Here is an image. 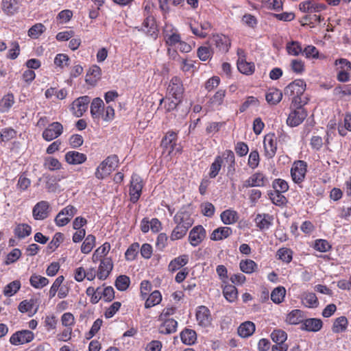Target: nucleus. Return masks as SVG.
I'll use <instances>...</instances> for the list:
<instances>
[{
	"instance_id": "bf43d9fd",
	"label": "nucleus",
	"mask_w": 351,
	"mask_h": 351,
	"mask_svg": "<svg viewBox=\"0 0 351 351\" xmlns=\"http://www.w3.org/2000/svg\"><path fill=\"white\" fill-rule=\"evenodd\" d=\"M277 256L283 262L289 263L292 260V251L288 248H280L277 252Z\"/></svg>"
},
{
	"instance_id": "a878e982",
	"label": "nucleus",
	"mask_w": 351,
	"mask_h": 351,
	"mask_svg": "<svg viewBox=\"0 0 351 351\" xmlns=\"http://www.w3.org/2000/svg\"><path fill=\"white\" fill-rule=\"evenodd\" d=\"M254 220L258 228L261 230H266L271 226L273 217L269 214H258Z\"/></svg>"
},
{
	"instance_id": "864d4df0",
	"label": "nucleus",
	"mask_w": 351,
	"mask_h": 351,
	"mask_svg": "<svg viewBox=\"0 0 351 351\" xmlns=\"http://www.w3.org/2000/svg\"><path fill=\"white\" fill-rule=\"evenodd\" d=\"M46 28L42 23H36L28 30V36L32 38H38Z\"/></svg>"
},
{
	"instance_id": "774afa93",
	"label": "nucleus",
	"mask_w": 351,
	"mask_h": 351,
	"mask_svg": "<svg viewBox=\"0 0 351 351\" xmlns=\"http://www.w3.org/2000/svg\"><path fill=\"white\" fill-rule=\"evenodd\" d=\"M334 94L337 96L343 97L346 95H351V84L343 86H338L334 89Z\"/></svg>"
},
{
	"instance_id": "c85d7f7f",
	"label": "nucleus",
	"mask_w": 351,
	"mask_h": 351,
	"mask_svg": "<svg viewBox=\"0 0 351 351\" xmlns=\"http://www.w3.org/2000/svg\"><path fill=\"white\" fill-rule=\"evenodd\" d=\"M188 262L189 256L187 254H182L171 261L168 265V269L172 272L176 271L186 265Z\"/></svg>"
},
{
	"instance_id": "13d9d810",
	"label": "nucleus",
	"mask_w": 351,
	"mask_h": 351,
	"mask_svg": "<svg viewBox=\"0 0 351 351\" xmlns=\"http://www.w3.org/2000/svg\"><path fill=\"white\" fill-rule=\"evenodd\" d=\"M130 282V278L125 275H122L117 278L115 286L118 290L125 291L129 287Z\"/></svg>"
},
{
	"instance_id": "9d476101",
	"label": "nucleus",
	"mask_w": 351,
	"mask_h": 351,
	"mask_svg": "<svg viewBox=\"0 0 351 351\" xmlns=\"http://www.w3.org/2000/svg\"><path fill=\"white\" fill-rule=\"evenodd\" d=\"M206 237V230L202 226L198 225L193 227L189 232V242L192 246L197 247L205 239Z\"/></svg>"
},
{
	"instance_id": "7ed1b4c3",
	"label": "nucleus",
	"mask_w": 351,
	"mask_h": 351,
	"mask_svg": "<svg viewBox=\"0 0 351 351\" xmlns=\"http://www.w3.org/2000/svg\"><path fill=\"white\" fill-rule=\"evenodd\" d=\"M119 158L116 155L107 157L96 169L95 175L99 180L107 177L117 167Z\"/></svg>"
},
{
	"instance_id": "2f4dec72",
	"label": "nucleus",
	"mask_w": 351,
	"mask_h": 351,
	"mask_svg": "<svg viewBox=\"0 0 351 351\" xmlns=\"http://www.w3.org/2000/svg\"><path fill=\"white\" fill-rule=\"evenodd\" d=\"M348 326V320L345 316H341L334 320L332 331L334 333H341L346 331Z\"/></svg>"
},
{
	"instance_id": "1a4fd4ad",
	"label": "nucleus",
	"mask_w": 351,
	"mask_h": 351,
	"mask_svg": "<svg viewBox=\"0 0 351 351\" xmlns=\"http://www.w3.org/2000/svg\"><path fill=\"white\" fill-rule=\"evenodd\" d=\"M264 155L268 158L274 157L277 150V139L274 134H267L263 139Z\"/></svg>"
},
{
	"instance_id": "79ce46f5",
	"label": "nucleus",
	"mask_w": 351,
	"mask_h": 351,
	"mask_svg": "<svg viewBox=\"0 0 351 351\" xmlns=\"http://www.w3.org/2000/svg\"><path fill=\"white\" fill-rule=\"evenodd\" d=\"M285 294V288L283 287H278L271 291V300L276 304H280L283 301Z\"/></svg>"
},
{
	"instance_id": "4468645a",
	"label": "nucleus",
	"mask_w": 351,
	"mask_h": 351,
	"mask_svg": "<svg viewBox=\"0 0 351 351\" xmlns=\"http://www.w3.org/2000/svg\"><path fill=\"white\" fill-rule=\"evenodd\" d=\"M34 338V333L29 330H23L14 333L10 339L12 345H21L32 341Z\"/></svg>"
},
{
	"instance_id": "ddd939ff",
	"label": "nucleus",
	"mask_w": 351,
	"mask_h": 351,
	"mask_svg": "<svg viewBox=\"0 0 351 351\" xmlns=\"http://www.w3.org/2000/svg\"><path fill=\"white\" fill-rule=\"evenodd\" d=\"M138 31H142L147 35L150 36L154 38L158 35V27L156 23L154 18L152 15H148L143 21L142 25L140 27H136Z\"/></svg>"
},
{
	"instance_id": "c9c22d12",
	"label": "nucleus",
	"mask_w": 351,
	"mask_h": 351,
	"mask_svg": "<svg viewBox=\"0 0 351 351\" xmlns=\"http://www.w3.org/2000/svg\"><path fill=\"white\" fill-rule=\"evenodd\" d=\"M239 71L245 75H250L254 71V65L252 62H246L243 58L239 57L237 60Z\"/></svg>"
},
{
	"instance_id": "39448f33",
	"label": "nucleus",
	"mask_w": 351,
	"mask_h": 351,
	"mask_svg": "<svg viewBox=\"0 0 351 351\" xmlns=\"http://www.w3.org/2000/svg\"><path fill=\"white\" fill-rule=\"evenodd\" d=\"M306 162L303 160L295 161L291 168V176L293 181L296 184L302 183L307 171Z\"/></svg>"
},
{
	"instance_id": "2eb2a0df",
	"label": "nucleus",
	"mask_w": 351,
	"mask_h": 351,
	"mask_svg": "<svg viewBox=\"0 0 351 351\" xmlns=\"http://www.w3.org/2000/svg\"><path fill=\"white\" fill-rule=\"evenodd\" d=\"M267 182V178L263 173L256 172L243 182V188L263 187L266 186Z\"/></svg>"
},
{
	"instance_id": "5fc2aeb1",
	"label": "nucleus",
	"mask_w": 351,
	"mask_h": 351,
	"mask_svg": "<svg viewBox=\"0 0 351 351\" xmlns=\"http://www.w3.org/2000/svg\"><path fill=\"white\" fill-rule=\"evenodd\" d=\"M140 245L138 243H132L125 253V258L128 261H134L138 255Z\"/></svg>"
},
{
	"instance_id": "a211bd4d",
	"label": "nucleus",
	"mask_w": 351,
	"mask_h": 351,
	"mask_svg": "<svg viewBox=\"0 0 351 351\" xmlns=\"http://www.w3.org/2000/svg\"><path fill=\"white\" fill-rule=\"evenodd\" d=\"M113 269V263L110 258H104L101 260L97 272V278L101 280H106Z\"/></svg>"
},
{
	"instance_id": "3c124183",
	"label": "nucleus",
	"mask_w": 351,
	"mask_h": 351,
	"mask_svg": "<svg viewBox=\"0 0 351 351\" xmlns=\"http://www.w3.org/2000/svg\"><path fill=\"white\" fill-rule=\"evenodd\" d=\"M222 162L223 159L221 158V157L217 156L215 158L214 162L211 164L210 167L209 176L211 178H214L218 175L221 168Z\"/></svg>"
},
{
	"instance_id": "8fccbe9b",
	"label": "nucleus",
	"mask_w": 351,
	"mask_h": 351,
	"mask_svg": "<svg viewBox=\"0 0 351 351\" xmlns=\"http://www.w3.org/2000/svg\"><path fill=\"white\" fill-rule=\"evenodd\" d=\"M221 221L225 224H232L237 221V214L234 210H226L221 214Z\"/></svg>"
},
{
	"instance_id": "72a5a7b5",
	"label": "nucleus",
	"mask_w": 351,
	"mask_h": 351,
	"mask_svg": "<svg viewBox=\"0 0 351 351\" xmlns=\"http://www.w3.org/2000/svg\"><path fill=\"white\" fill-rule=\"evenodd\" d=\"M182 342L185 345H193L197 340V335L195 330L185 328L180 332Z\"/></svg>"
},
{
	"instance_id": "4be33fe9",
	"label": "nucleus",
	"mask_w": 351,
	"mask_h": 351,
	"mask_svg": "<svg viewBox=\"0 0 351 351\" xmlns=\"http://www.w3.org/2000/svg\"><path fill=\"white\" fill-rule=\"evenodd\" d=\"M196 319L200 326L204 327L209 326L211 322L209 309L204 306H199L196 312Z\"/></svg>"
},
{
	"instance_id": "0e129e2a",
	"label": "nucleus",
	"mask_w": 351,
	"mask_h": 351,
	"mask_svg": "<svg viewBox=\"0 0 351 351\" xmlns=\"http://www.w3.org/2000/svg\"><path fill=\"white\" fill-rule=\"evenodd\" d=\"M260 162L259 154L258 151L254 150L252 151L249 155L248 158V165L252 169L256 168Z\"/></svg>"
},
{
	"instance_id": "bb28decb",
	"label": "nucleus",
	"mask_w": 351,
	"mask_h": 351,
	"mask_svg": "<svg viewBox=\"0 0 351 351\" xmlns=\"http://www.w3.org/2000/svg\"><path fill=\"white\" fill-rule=\"evenodd\" d=\"M305 315L304 312L299 309L291 311L287 316L286 322L289 324L296 325L298 324H302L304 321Z\"/></svg>"
},
{
	"instance_id": "ea45409f",
	"label": "nucleus",
	"mask_w": 351,
	"mask_h": 351,
	"mask_svg": "<svg viewBox=\"0 0 351 351\" xmlns=\"http://www.w3.org/2000/svg\"><path fill=\"white\" fill-rule=\"evenodd\" d=\"M303 304L308 308H315L318 306L319 302L314 293H306L302 298Z\"/></svg>"
},
{
	"instance_id": "5701e85b",
	"label": "nucleus",
	"mask_w": 351,
	"mask_h": 351,
	"mask_svg": "<svg viewBox=\"0 0 351 351\" xmlns=\"http://www.w3.org/2000/svg\"><path fill=\"white\" fill-rule=\"evenodd\" d=\"M177 134L173 131L168 132L162 138L161 145L163 148L168 150L169 154H171L175 150L176 146Z\"/></svg>"
},
{
	"instance_id": "49530a36",
	"label": "nucleus",
	"mask_w": 351,
	"mask_h": 351,
	"mask_svg": "<svg viewBox=\"0 0 351 351\" xmlns=\"http://www.w3.org/2000/svg\"><path fill=\"white\" fill-rule=\"evenodd\" d=\"M223 293L225 298L230 302H234L237 298V289L232 285H226Z\"/></svg>"
},
{
	"instance_id": "412c9836",
	"label": "nucleus",
	"mask_w": 351,
	"mask_h": 351,
	"mask_svg": "<svg viewBox=\"0 0 351 351\" xmlns=\"http://www.w3.org/2000/svg\"><path fill=\"white\" fill-rule=\"evenodd\" d=\"M322 326L323 322L320 319L308 318L302 322L300 328L302 330L316 332L322 329Z\"/></svg>"
},
{
	"instance_id": "f03ea898",
	"label": "nucleus",
	"mask_w": 351,
	"mask_h": 351,
	"mask_svg": "<svg viewBox=\"0 0 351 351\" xmlns=\"http://www.w3.org/2000/svg\"><path fill=\"white\" fill-rule=\"evenodd\" d=\"M306 82L303 80H295L285 88V95L291 97L295 106L302 103L301 96L306 90Z\"/></svg>"
},
{
	"instance_id": "58836bf2",
	"label": "nucleus",
	"mask_w": 351,
	"mask_h": 351,
	"mask_svg": "<svg viewBox=\"0 0 351 351\" xmlns=\"http://www.w3.org/2000/svg\"><path fill=\"white\" fill-rule=\"evenodd\" d=\"M96 239L93 234H88L81 246V252L83 254L90 253L95 245Z\"/></svg>"
},
{
	"instance_id": "393cba45",
	"label": "nucleus",
	"mask_w": 351,
	"mask_h": 351,
	"mask_svg": "<svg viewBox=\"0 0 351 351\" xmlns=\"http://www.w3.org/2000/svg\"><path fill=\"white\" fill-rule=\"evenodd\" d=\"M160 324L159 332L164 335L174 333L177 330L178 322L173 319H165Z\"/></svg>"
},
{
	"instance_id": "f704fd0d",
	"label": "nucleus",
	"mask_w": 351,
	"mask_h": 351,
	"mask_svg": "<svg viewBox=\"0 0 351 351\" xmlns=\"http://www.w3.org/2000/svg\"><path fill=\"white\" fill-rule=\"evenodd\" d=\"M2 9L8 15L14 14L19 10V3L17 0H3Z\"/></svg>"
},
{
	"instance_id": "338daca9",
	"label": "nucleus",
	"mask_w": 351,
	"mask_h": 351,
	"mask_svg": "<svg viewBox=\"0 0 351 351\" xmlns=\"http://www.w3.org/2000/svg\"><path fill=\"white\" fill-rule=\"evenodd\" d=\"M61 323L66 328L71 327L75 324V317L71 313H64L61 317Z\"/></svg>"
},
{
	"instance_id": "69168bd1",
	"label": "nucleus",
	"mask_w": 351,
	"mask_h": 351,
	"mask_svg": "<svg viewBox=\"0 0 351 351\" xmlns=\"http://www.w3.org/2000/svg\"><path fill=\"white\" fill-rule=\"evenodd\" d=\"M69 58L64 53L57 54L54 59V64L60 68H64L69 65Z\"/></svg>"
},
{
	"instance_id": "9b49d317",
	"label": "nucleus",
	"mask_w": 351,
	"mask_h": 351,
	"mask_svg": "<svg viewBox=\"0 0 351 351\" xmlns=\"http://www.w3.org/2000/svg\"><path fill=\"white\" fill-rule=\"evenodd\" d=\"M62 132V125L59 122H53L45 129L42 136L45 141H51L59 137Z\"/></svg>"
},
{
	"instance_id": "7c9ffc66",
	"label": "nucleus",
	"mask_w": 351,
	"mask_h": 351,
	"mask_svg": "<svg viewBox=\"0 0 351 351\" xmlns=\"http://www.w3.org/2000/svg\"><path fill=\"white\" fill-rule=\"evenodd\" d=\"M282 98V92L277 88H269L266 93L265 99L269 105H276Z\"/></svg>"
},
{
	"instance_id": "aec40b11",
	"label": "nucleus",
	"mask_w": 351,
	"mask_h": 351,
	"mask_svg": "<svg viewBox=\"0 0 351 351\" xmlns=\"http://www.w3.org/2000/svg\"><path fill=\"white\" fill-rule=\"evenodd\" d=\"M163 34L166 43L169 46L176 45L180 41V36L178 31L171 25L165 26Z\"/></svg>"
},
{
	"instance_id": "680f3d73",
	"label": "nucleus",
	"mask_w": 351,
	"mask_h": 351,
	"mask_svg": "<svg viewBox=\"0 0 351 351\" xmlns=\"http://www.w3.org/2000/svg\"><path fill=\"white\" fill-rule=\"evenodd\" d=\"M314 248L320 252H326L330 250L331 245L325 239H317L315 241Z\"/></svg>"
},
{
	"instance_id": "a18cd8bd",
	"label": "nucleus",
	"mask_w": 351,
	"mask_h": 351,
	"mask_svg": "<svg viewBox=\"0 0 351 351\" xmlns=\"http://www.w3.org/2000/svg\"><path fill=\"white\" fill-rule=\"evenodd\" d=\"M21 285V282L19 280H14L11 282L5 287L3 294L8 297L14 295L20 289Z\"/></svg>"
},
{
	"instance_id": "b1692460",
	"label": "nucleus",
	"mask_w": 351,
	"mask_h": 351,
	"mask_svg": "<svg viewBox=\"0 0 351 351\" xmlns=\"http://www.w3.org/2000/svg\"><path fill=\"white\" fill-rule=\"evenodd\" d=\"M65 160L70 165H80L84 163L86 159V156L77 151H69L64 156Z\"/></svg>"
},
{
	"instance_id": "f8f14e48",
	"label": "nucleus",
	"mask_w": 351,
	"mask_h": 351,
	"mask_svg": "<svg viewBox=\"0 0 351 351\" xmlns=\"http://www.w3.org/2000/svg\"><path fill=\"white\" fill-rule=\"evenodd\" d=\"M90 97L86 95L80 97L73 101L71 108L73 114L76 117H82L88 109V105L90 103Z\"/></svg>"
},
{
	"instance_id": "4c0bfd02",
	"label": "nucleus",
	"mask_w": 351,
	"mask_h": 351,
	"mask_svg": "<svg viewBox=\"0 0 351 351\" xmlns=\"http://www.w3.org/2000/svg\"><path fill=\"white\" fill-rule=\"evenodd\" d=\"M241 270L247 274H252L258 269L257 264L251 259L242 260L239 263Z\"/></svg>"
},
{
	"instance_id": "de8ad7c7",
	"label": "nucleus",
	"mask_w": 351,
	"mask_h": 351,
	"mask_svg": "<svg viewBox=\"0 0 351 351\" xmlns=\"http://www.w3.org/2000/svg\"><path fill=\"white\" fill-rule=\"evenodd\" d=\"M36 302V300L34 298L23 300L19 303L18 309L22 313H32Z\"/></svg>"
},
{
	"instance_id": "473e14b6",
	"label": "nucleus",
	"mask_w": 351,
	"mask_h": 351,
	"mask_svg": "<svg viewBox=\"0 0 351 351\" xmlns=\"http://www.w3.org/2000/svg\"><path fill=\"white\" fill-rule=\"evenodd\" d=\"M255 331V324L250 321L241 324L238 328V334L243 338L251 336Z\"/></svg>"
},
{
	"instance_id": "f257e3e1",
	"label": "nucleus",
	"mask_w": 351,
	"mask_h": 351,
	"mask_svg": "<svg viewBox=\"0 0 351 351\" xmlns=\"http://www.w3.org/2000/svg\"><path fill=\"white\" fill-rule=\"evenodd\" d=\"M173 222L176 226L171 233L170 239L171 241H176L185 237L194 220L189 211L181 209L173 217Z\"/></svg>"
},
{
	"instance_id": "dca6fc26",
	"label": "nucleus",
	"mask_w": 351,
	"mask_h": 351,
	"mask_svg": "<svg viewBox=\"0 0 351 351\" xmlns=\"http://www.w3.org/2000/svg\"><path fill=\"white\" fill-rule=\"evenodd\" d=\"M210 42L212 47L215 46L221 52H227L230 47V38L223 34L213 35Z\"/></svg>"
},
{
	"instance_id": "4d7b16f0",
	"label": "nucleus",
	"mask_w": 351,
	"mask_h": 351,
	"mask_svg": "<svg viewBox=\"0 0 351 351\" xmlns=\"http://www.w3.org/2000/svg\"><path fill=\"white\" fill-rule=\"evenodd\" d=\"M274 191L285 193L289 189L288 183L282 179H275L272 182Z\"/></svg>"
},
{
	"instance_id": "f3484780",
	"label": "nucleus",
	"mask_w": 351,
	"mask_h": 351,
	"mask_svg": "<svg viewBox=\"0 0 351 351\" xmlns=\"http://www.w3.org/2000/svg\"><path fill=\"white\" fill-rule=\"evenodd\" d=\"M226 97V90L220 89L210 99L205 108V114L209 110H219V106L223 104Z\"/></svg>"
},
{
	"instance_id": "e433bc0d",
	"label": "nucleus",
	"mask_w": 351,
	"mask_h": 351,
	"mask_svg": "<svg viewBox=\"0 0 351 351\" xmlns=\"http://www.w3.org/2000/svg\"><path fill=\"white\" fill-rule=\"evenodd\" d=\"M29 283L36 289H42L48 285L49 280L45 277L34 274L29 278Z\"/></svg>"
},
{
	"instance_id": "c756f323",
	"label": "nucleus",
	"mask_w": 351,
	"mask_h": 351,
	"mask_svg": "<svg viewBox=\"0 0 351 351\" xmlns=\"http://www.w3.org/2000/svg\"><path fill=\"white\" fill-rule=\"evenodd\" d=\"M232 233V229L229 227H220L214 230L210 234V239L213 241H220L226 239Z\"/></svg>"
},
{
	"instance_id": "a19ab883",
	"label": "nucleus",
	"mask_w": 351,
	"mask_h": 351,
	"mask_svg": "<svg viewBox=\"0 0 351 351\" xmlns=\"http://www.w3.org/2000/svg\"><path fill=\"white\" fill-rule=\"evenodd\" d=\"M162 300V295L158 291H153L147 298L145 303L146 308H151L158 304Z\"/></svg>"
},
{
	"instance_id": "09e8293b",
	"label": "nucleus",
	"mask_w": 351,
	"mask_h": 351,
	"mask_svg": "<svg viewBox=\"0 0 351 351\" xmlns=\"http://www.w3.org/2000/svg\"><path fill=\"white\" fill-rule=\"evenodd\" d=\"M43 165L50 171L59 170L62 168L61 162L53 157L45 158Z\"/></svg>"
},
{
	"instance_id": "6e6d98bb",
	"label": "nucleus",
	"mask_w": 351,
	"mask_h": 351,
	"mask_svg": "<svg viewBox=\"0 0 351 351\" xmlns=\"http://www.w3.org/2000/svg\"><path fill=\"white\" fill-rule=\"evenodd\" d=\"M287 50L289 54L292 56H298L302 51V48L300 43L291 41L287 44Z\"/></svg>"
},
{
	"instance_id": "cd10ccee",
	"label": "nucleus",
	"mask_w": 351,
	"mask_h": 351,
	"mask_svg": "<svg viewBox=\"0 0 351 351\" xmlns=\"http://www.w3.org/2000/svg\"><path fill=\"white\" fill-rule=\"evenodd\" d=\"M104 110V101L99 97L93 99L90 104V114L93 119H99Z\"/></svg>"
},
{
	"instance_id": "c03bdc74",
	"label": "nucleus",
	"mask_w": 351,
	"mask_h": 351,
	"mask_svg": "<svg viewBox=\"0 0 351 351\" xmlns=\"http://www.w3.org/2000/svg\"><path fill=\"white\" fill-rule=\"evenodd\" d=\"M32 232V228L26 223L19 224L14 229L15 235L20 239L29 236Z\"/></svg>"
},
{
	"instance_id": "20e7f679",
	"label": "nucleus",
	"mask_w": 351,
	"mask_h": 351,
	"mask_svg": "<svg viewBox=\"0 0 351 351\" xmlns=\"http://www.w3.org/2000/svg\"><path fill=\"white\" fill-rule=\"evenodd\" d=\"M143 187L142 178L137 174H133L131 178L129 189V195L132 202L135 203L139 199Z\"/></svg>"
},
{
	"instance_id": "6e6552de",
	"label": "nucleus",
	"mask_w": 351,
	"mask_h": 351,
	"mask_svg": "<svg viewBox=\"0 0 351 351\" xmlns=\"http://www.w3.org/2000/svg\"><path fill=\"white\" fill-rule=\"evenodd\" d=\"M167 93L176 100H182L184 87L180 78L176 76L172 77L167 88Z\"/></svg>"
},
{
	"instance_id": "423d86ee",
	"label": "nucleus",
	"mask_w": 351,
	"mask_h": 351,
	"mask_svg": "<svg viewBox=\"0 0 351 351\" xmlns=\"http://www.w3.org/2000/svg\"><path fill=\"white\" fill-rule=\"evenodd\" d=\"M77 208L72 206L68 205L63 209H62L55 217V223L56 226L62 227L66 226L73 217L77 214Z\"/></svg>"
},
{
	"instance_id": "0eeeda50",
	"label": "nucleus",
	"mask_w": 351,
	"mask_h": 351,
	"mask_svg": "<svg viewBox=\"0 0 351 351\" xmlns=\"http://www.w3.org/2000/svg\"><path fill=\"white\" fill-rule=\"evenodd\" d=\"M298 106L290 112L287 119V124L292 128L301 124L307 117V112L302 107V104Z\"/></svg>"
},
{
	"instance_id": "37998d69",
	"label": "nucleus",
	"mask_w": 351,
	"mask_h": 351,
	"mask_svg": "<svg viewBox=\"0 0 351 351\" xmlns=\"http://www.w3.org/2000/svg\"><path fill=\"white\" fill-rule=\"evenodd\" d=\"M282 193V192L274 191L269 192L268 196L273 204L276 206H282L287 202V199Z\"/></svg>"
},
{
	"instance_id": "6ab92c4d",
	"label": "nucleus",
	"mask_w": 351,
	"mask_h": 351,
	"mask_svg": "<svg viewBox=\"0 0 351 351\" xmlns=\"http://www.w3.org/2000/svg\"><path fill=\"white\" fill-rule=\"evenodd\" d=\"M49 204L47 201L38 202L33 208L32 215L36 220H43L49 215Z\"/></svg>"
},
{
	"instance_id": "603ef678",
	"label": "nucleus",
	"mask_w": 351,
	"mask_h": 351,
	"mask_svg": "<svg viewBox=\"0 0 351 351\" xmlns=\"http://www.w3.org/2000/svg\"><path fill=\"white\" fill-rule=\"evenodd\" d=\"M271 338L276 343H282L287 340V335L281 329H276L271 333Z\"/></svg>"
},
{
	"instance_id": "052dcab7",
	"label": "nucleus",
	"mask_w": 351,
	"mask_h": 351,
	"mask_svg": "<svg viewBox=\"0 0 351 351\" xmlns=\"http://www.w3.org/2000/svg\"><path fill=\"white\" fill-rule=\"evenodd\" d=\"M21 256V251L18 248L13 249L6 256L5 265H8L15 263Z\"/></svg>"
},
{
	"instance_id": "e2e57ef3",
	"label": "nucleus",
	"mask_w": 351,
	"mask_h": 351,
	"mask_svg": "<svg viewBox=\"0 0 351 351\" xmlns=\"http://www.w3.org/2000/svg\"><path fill=\"white\" fill-rule=\"evenodd\" d=\"M14 104V96L12 94L5 95L0 101V106L3 111L8 110Z\"/></svg>"
}]
</instances>
